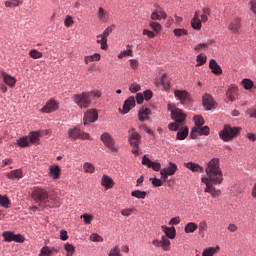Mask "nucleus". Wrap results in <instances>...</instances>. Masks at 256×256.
Masks as SVG:
<instances>
[{
	"label": "nucleus",
	"instance_id": "15",
	"mask_svg": "<svg viewBox=\"0 0 256 256\" xmlns=\"http://www.w3.org/2000/svg\"><path fill=\"white\" fill-rule=\"evenodd\" d=\"M135 107V97L130 96L128 97L127 100H125L123 108H122V113L123 115H127Z\"/></svg>",
	"mask_w": 256,
	"mask_h": 256
},
{
	"label": "nucleus",
	"instance_id": "61",
	"mask_svg": "<svg viewBox=\"0 0 256 256\" xmlns=\"http://www.w3.org/2000/svg\"><path fill=\"white\" fill-rule=\"evenodd\" d=\"M81 219L84 220V222L86 223V225H91V221H93V216L89 215V214H83L81 216Z\"/></svg>",
	"mask_w": 256,
	"mask_h": 256
},
{
	"label": "nucleus",
	"instance_id": "13",
	"mask_svg": "<svg viewBox=\"0 0 256 256\" xmlns=\"http://www.w3.org/2000/svg\"><path fill=\"white\" fill-rule=\"evenodd\" d=\"M142 165H145L149 169H153V171H161V163L151 161V159L147 158V155H144Z\"/></svg>",
	"mask_w": 256,
	"mask_h": 256
},
{
	"label": "nucleus",
	"instance_id": "56",
	"mask_svg": "<svg viewBox=\"0 0 256 256\" xmlns=\"http://www.w3.org/2000/svg\"><path fill=\"white\" fill-rule=\"evenodd\" d=\"M108 256H121V249L119 248V246H115L114 248H112Z\"/></svg>",
	"mask_w": 256,
	"mask_h": 256
},
{
	"label": "nucleus",
	"instance_id": "39",
	"mask_svg": "<svg viewBox=\"0 0 256 256\" xmlns=\"http://www.w3.org/2000/svg\"><path fill=\"white\" fill-rule=\"evenodd\" d=\"M128 135H129L128 141H133L135 139H141V136L139 135V133L137 132V130L135 128H131L128 131Z\"/></svg>",
	"mask_w": 256,
	"mask_h": 256
},
{
	"label": "nucleus",
	"instance_id": "3",
	"mask_svg": "<svg viewBox=\"0 0 256 256\" xmlns=\"http://www.w3.org/2000/svg\"><path fill=\"white\" fill-rule=\"evenodd\" d=\"M239 133H241V128L225 125L223 130L219 132V137L222 141L229 142L236 137H239Z\"/></svg>",
	"mask_w": 256,
	"mask_h": 256
},
{
	"label": "nucleus",
	"instance_id": "8",
	"mask_svg": "<svg viewBox=\"0 0 256 256\" xmlns=\"http://www.w3.org/2000/svg\"><path fill=\"white\" fill-rule=\"evenodd\" d=\"M2 237L7 243H11V241H15L16 243H23L25 238L21 234H15L11 231H6L2 233Z\"/></svg>",
	"mask_w": 256,
	"mask_h": 256
},
{
	"label": "nucleus",
	"instance_id": "12",
	"mask_svg": "<svg viewBox=\"0 0 256 256\" xmlns=\"http://www.w3.org/2000/svg\"><path fill=\"white\" fill-rule=\"evenodd\" d=\"M174 173H177V166L174 163H169V166L167 168H163L160 170V175L163 179V181H167L168 177L173 175Z\"/></svg>",
	"mask_w": 256,
	"mask_h": 256
},
{
	"label": "nucleus",
	"instance_id": "38",
	"mask_svg": "<svg viewBox=\"0 0 256 256\" xmlns=\"http://www.w3.org/2000/svg\"><path fill=\"white\" fill-rule=\"evenodd\" d=\"M9 205H11V200L6 195H0V207H4V209H9Z\"/></svg>",
	"mask_w": 256,
	"mask_h": 256
},
{
	"label": "nucleus",
	"instance_id": "22",
	"mask_svg": "<svg viewBox=\"0 0 256 256\" xmlns=\"http://www.w3.org/2000/svg\"><path fill=\"white\" fill-rule=\"evenodd\" d=\"M199 11H196L194 14V18L191 21L192 29H195L196 31H199L201 29V19H199Z\"/></svg>",
	"mask_w": 256,
	"mask_h": 256
},
{
	"label": "nucleus",
	"instance_id": "6",
	"mask_svg": "<svg viewBox=\"0 0 256 256\" xmlns=\"http://www.w3.org/2000/svg\"><path fill=\"white\" fill-rule=\"evenodd\" d=\"M100 140L104 143L105 147L110 149L113 153H117V151H119V148L115 145V139H113L109 133H103Z\"/></svg>",
	"mask_w": 256,
	"mask_h": 256
},
{
	"label": "nucleus",
	"instance_id": "5",
	"mask_svg": "<svg viewBox=\"0 0 256 256\" xmlns=\"http://www.w3.org/2000/svg\"><path fill=\"white\" fill-rule=\"evenodd\" d=\"M32 199H34L36 203H49V193H47L45 189L35 188L32 193Z\"/></svg>",
	"mask_w": 256,
	"mask_h": 256
},
{
	"label": "nucleus",
	"instance_id": "19",
	"mask_svg": "<svg viewBox=\"0 0 256 256\" xmlns=\"http://www.w3.org/2000/svg\"><path fill=\"white\" fill-rule=\"evenodd\" d=\"M237 95H238V89L236 86H230L226 91V97L228 101H231V103H233V101L237 99Z\"/></svg>",
	"mask_w": 256,
	"mask_h": 256
},
{
	"label": "nucleus",
	"instance_id": "59",
	"mask_svg": "<svg viewBox=\"0 0 256 256\" xmlns=\"http://www.w3.org/2000/svg\"><path fill=\"white\" fill-rule=\"evenodd\" d=\"M74 23H75V21L73 20L72 16H70V15L66 16L65 21H64L65 27H71Z\"/></svg>",
	"mask_w": 256,
	"mask_h": 256
},
{
	"label": "nucleus",
	"instance_id": "27",
	"mask_svg": "<svg viewBox=\"0 0 256 256\" xmlns=\"http://www.w3.org/2000/svg\"><path fill=\"white\" fill-rule=\"evenodd\" d=\"M49 173L53 179H59L61 177V168L57 165H52L49 167Z\"/></svg>",
	"mask_w": 256,
	"mask_h": 256
},
{
	"label": "nucleus",
	"instance_id": "36",
	"mask_svg": "<svg viewBox=\"0 0 256 256\" xmlns=\"http://www.w3.org/2000/svg\"><path fill=\"white\" fill-rule=\"evenodd\" d=\"M209 15H211V10L209 8H204L202 14L200 15V21L202 23H207L209 21Z\"/></svg>",
	"mask_w": 256,
	"mask_h": 256
},
{
	"label": "nucleus",
	"instance_id": "26",
	"mask_svg": "<svg viewBox=\"0 0 256 256\" xmlns=\"http://www.w3.org/2000/svg\"><path fill=\"white\" fill-rule=\"evenodd\" d=\"M161 229L165 233L166 237H168V239H175V227L161 226Z\"/></svg>",
	"mask_w": 256,
	"mask_h": 256
},
{
	"label": "nucleus",
	"instance_id": "33",
	"mask_svg": "<svg viewBox=\"0 0 256 256\" xmlns=\"http://www.w3.org/2000/svg\"><path fill=\"white\" fill-rule=\"evenodd\" d=\"M199 229V225L194 222H189L185 225L184 231L185 233H195Z\"/></svg>",
	"mask_w": 256,
	"mask_h": 256
},
{
	"label": "nucleus",
	"instance_id": "51",
	"mask_svg": "<svg viewBox=\"0 0 256 256\" xmlns=\"http://www.w3.org/2000/svg\"><path fill=\"white\" fill-rule=\"evenodd\" d=\"M29 56L32 58V59H41V57H43V53L33 49V50H30L29 51Z\"/></svg>",
	"mask_w": 256,
	"mask_h": 256
},
{
	"label": "nucleus",
	"instance_id": "17",
	"mask_svg": "<svg viewBox=\"0 0 256 256\" xmlns=\"http://www.w3.org/2000/svg\"><path fill=\"white\" fill-rule=\"evenodd\" d=\"M184 165L187 169L192 171V173H203V171H205V169L201 165L195 162H188L185 163Z\"/></svg>",
	"mask_w": 256,
	"mask_h": 256
},
{
	"label": "nucleus",
	"instance_id": "21",
	"mask_svg": "<svg viewBox=\"0 0 256 256\" xmlns=\"http://www.w3.org/2000/svg\"><path fill=\"white\" fill-rule=\"evenodd\" d=\"M101 185L102 187H105V189H113L115 186V181H113L111 177L103 175L101 179Z\"/></svg>",
	"mask_w": 256,
	"mask_h": 256
},
{
	"label": "nucleus",
	"instance_id": "44",
	"mask_svg": "<svg viewBox=\"0 0 256 256\" xmlns=\"http://www.w3.org/2000/svg\"><path fill=\"white\" fill-rule=\"evenodd\" d=\"M194 123H195L194 128L203 127V125H205V120L203 119V117L196 115L194 116Z\"/></svg>",
	"mask_w": 256,
	"mask_h": 256
},
{
	"label": "nucleus",
	"instance_id": "45",
	"mask_svg": "<svg viewBox=\"0 0 256 256\" xmlns=\"http://www.w3.org/2000/svg\"><path fill=\"white\" fill-rule=\"evenodd\" d=\"M196 61H197L196 67H201V65H205V63H207V56L203 54H199L197 56Z\"/></svg>",
	"mask_w": 256,
	"mask_h": 256
},
{
	"label": "nucleus",
	"instance_id": "50",
	"mask_svg": "<svg viewBox=\"0 0 256 256\" xmlns=\"http://www.w3.org/2000/svg\"><path fill=\"white\" fill-rule=\"evenodd\" d=\"M65 251H67V256H73V253H75V246L72 244L66 243L64 245Z\"/></svg>",
	"mask_w": 256,
	"mask_h": 256
},
{
	"label": "nucleus",
	"instance_id": "47",
	"mask_svg": "<svg viewBox=\"0 0 256 256\" xmlns=\"http://www.w3.org/2000/svg\"><path fill=\"white\" fill-rule=\"evenodd\" d=\"M85 173H95V166L89 162L83 164Z\"/></svg>",
	"mask_w": 256,
	"mask_h": 256
},
{
	"label": "nucleus",
	"instance_id": "42",
	"mask_svg": "<svg viewBox=\"0 0 256 256\" xmlns=\"http://www.w3.org/2000/svg\"><path fill=\"white\" fill-rule=\"evenodd\" d=\"M48 201L49 202H47V203H49L48 205L50 207H61V201H59V198L49 197Z\"/></svg>",
	"mask_w": 256,
	"mask_h": 256
},
{
	"label": "nucleus",
	"instance_id": "57",
	"mask_svg": "<svg viewBox=\"0 0 256 256\" xmlns=\"http://www.w3.org/2000/svg\"><path fill=\"white\" fill-rule=\"evenodd\" d=\"M40 256H51V248L49 246H44L40 251Z\"/></svg>",
	"mask_w": 256,
	"mask_h": 256
},
{
	"label": "nucleus",
	"instance_id": "9",
	"mask_svg": "<svg viewBox=\"0 0 256 256\" xmlns=\"http://www.w3.org/2000/svg\"><path fill=\"white\" fill-rule=\"evenodd\" d=\"M152 245H154V247H161L163 251L171 250V241L167 239V236H162L161 240H153Z\"/></svg>",
	"mask_w": 256,
	"mask_h": 256
},
{
	"label": "nucleus",
	"instance_id": "53",
	"mask_svg": "<svg viewBox=\"0 0 256 256\" xmlns=\"http://www.w3.org/2000/svg\"><path fill=\"white\" fill-rule=\"evenodd\" d=\"M154 11L160 15L161 19H167V13H165V10H163L159 5H156V9Z\"/></svg>",
	"mask_w": 256,
	"mask_h": 256
},
{
	"label": "nucleus",
	"instance_id": "46",
	"mask_svg": "<svg viewBox=\"0 0 256 256\" xmlns=\"http://www.w3.org/2000/svg\"><path fill=\"white\" fill-rule=\"evenodd\" d=\"M175 37H183L184 35H189V32L183 28H176L173 30Z\"/></svg>",
	"mask_w": 256,
	"mask_h": 256
},
{
	"label": "nucleus",
	"instance_id": "41",
	"mask_svg": "<svg viewBox=\"0 0 256 256\" xmlns=\"http://www.w3.org/2000/svg\"><path fill=\"white\" fill-rule=\"evenodd\" d=\"M17 143L19 147H29L31 142L29 140V137L23 136L17 140Z\"/></svg>",
	"mask_w": 256,
	"mask_h": 256
},
{
	"label": "nucleus",
	"instance_id": "54",
	"mask_svg": "<svg viewBox=\"0 0 256 256\" xmlns=\"http://www.w3.org/2000/svg\"><path fill=\"white\" fill-rule=\"evenodd\" d=\"M149 27H151L155 33L161 31V24H159V22H149Z\"/></svg>",
	"mask_w": 256,
	"mask_h": 256
},
{
	"label": "nucleus",
	"instance_id": "24",
	"mask_svg": "<svg viewBox=\"0 0 256 256\" xmlns=\"http://www.w3.org/2000/svg\"><path fill=\"white\" fill-rule=\"evenodd\" d=\"M149 115H151V110L149 108L142 107L139 110L138 119L142 122L147 121V119H149Z\"/></svg>",
	"mask_w": 256,
	"mask_h": 256
},
{
	"label": "nucleus",
	"instance_id": "48",
	"mask_svg": "<svg viewBox=\"0 0 256 256\" xmlns=\"http://www.w3.org/2000/svg\"><path fill=\"white\" fill-rule=\"evenodd\" d=\"M39 132H30L29 141L30 143H39Z\"/></svg>",
	"mask_w": 256,
	"mask_h": 256
},
{
	"label": "nucleus",
	"instance_id": "43",
	"mask_svg": "<svg viewBox=\"0 0 256 256\" xmlns=\"http://www.w3.org/2000/svg\"><path fill=\"white\" fill-rule=\"evenodd\" d=\"M19 5H23L22 0H8L5 2V7H19Z\"/></svg>",
	"mask_w": 256,
	"mask_h": 256
},
{
	"label": "nucleus",
	"instance_id": "49",
	"mask_svg": "<svg viewBox=\"0 0 256 256\" xmlns=\"http://www.w3.org/2000/svg\"><path fill=\"white\" fill-rule=\"evenodd\" d=\"M242 85H243L244 89H246V91H249L253 87L254 84L251 81V79L244 78L242 80Z\"/></svg>",
	"mask_w": 256,
	"mask_h": 256
},
{
	"label": "nucleus",
	"instance_id": "63",
	"mask_svg": "<svg viewBox=\"0 0 256 256\" xmlns=\"http://www.w3.org/2000/svg\"><path fill=\"white\" fill-rule=\"evenodd\" d=\"M87 95H89V99H91V97H101V92H99V90H92L90 92H86Z\"/></svg>",
	"mask_w": 256,
	"mask_h": 256
},
{
	"label": "nucleus",
	"instance_id": "55",
	"mask_svg": "<svg viewBox=\"0 0 256 256\" xmlns=\"http://www.w3.org/2000/svg\"><path fill=\"white\" fill-rule=\"evenodd\" d=\"M133 211H135V208H125L121 210V215H123V217H131Z\"/></svg>",
	"mask_w": 256,
	"mask_h": 256
},
{
	"label": "nucleus",
	"instance_id": "10",
	"mask_svg": "<svg viewBox=\"0 0 256 256\" xmlns=\"http://www.w3.org/2000/svg\"><path fill=\"white\" fill-rule=\"evenodd\" d=\"M59 109V103L55 99H50L46 102V104L42 107V113H53Z\"/></svg>",
	"mask_w": 256,
	"mask_h": 256
},
{
	"label": "nucleus",
	"instance_id": "34",
	"mask_svg": "<svg viewBox=\"0 0 256 256\" xmlns=\"http://www.w3.org/2000/svg\"><path fill=\"white\" fill-rule=\"evenodd\" d=\"M123 57H133V50L131 49V45H127L126 50H123L118 54V59H123Z\"/></svg>",
	"mask_w": 256,
	"mask_h": 256
},
{
	"label": "nucleus",
	"instance_id": "4",
	"mask_svg": "<svg viewBox=\"0 0 256 256\" xmlns=\"http://www.w3.org/2000/svg\"><path fill=\"white\" fill-rule=\"evenodd\" d=\"M72 101H74V103L78 105L80 109H87L91 105V99L89 98V94H87V92L74 94L72 96Z\"/></svg>",
	"mask_w": 256,
	"mask_h": 256
},
{
	"label": "nucleus",
	"instance_id": "29",
	"mask_svg": "<svg viewBox=\"0 0 256 256\" xmlns=\"http://www.w3.org/2000/svg\"><path fill=\"white\" fill-rule=\"evenodd\" d=\"M96 37V43H98V45H101L100 49H102L103 51H107V49H109V46L107 45V38H105V36H102L101 34L97 35Z\"/></svg>",
	"mask_w": 256,
	"mask_h": 256
},
{
	"label": "nucleus",
	"instance_id": "35",
	"mask_svg": "<svg viewBox=\"0 0 256 256\" xmlns=\"http://www.w3.org/2000/svg\"><path fill=\"white\" fill-rule=\"evenodd\" d=\"M217 251H219V246L208 247L203 250L202 256H213V255H215V253H217Z\"/></svg>",
	"mask_w": 256,
	"mask_h": 256
},
{
	"label": "nucleus",
	"instance_id": "60",
	"mask_svg": "<svg viewBox=\"0 0 256 256\" xmlns=\"http://www.w3.org/2000/svg\"><path fill=\"white\" fill-rule=\"evenodd\" d=\"M129 91L131 93H137V91H141V86L137 83H133L131 84V86L129 87Z\"/></svg>",
	"mask_w": 256,
	"mask_h": 256
},
{
	"label": "nucleus",
	"instance_id": "14",
	"mask_svg": "<svg viewBox=\"0 0 256 256\" xmlns=\"http://www.w3.org/2000/svg\"><path fill=\"white\" fill-rule=\"evenodd\" d=\"M197 135H209V126H200L198 128H192L190 134L191 139H197Z\"/></svg>",
	"mask_w": 256,
	"mask_h": 256
},
{
	"label": "nucleus",
	"instance_id": "37",
	"mask_svg": "<svg viewBox=\"0 0 256 256\" xmlns=\"http://www.w3.org/2000/svg\"><path fill=\"white\" fill-rule=\"evenodd\" d=\"M207 227L208 226L206 221H201L198 225V233L202 238L205 237V233H207Z\"/></svg>",
	"mask_w": 256,
	"mask_h": 256
},
{
	"label": "nucleus",
	"instance_id": "52",
	"mask_svg": "<svg viewBox=\"0 0 256 256\" xmlns=\"http://www.w3.org/2000/svg\"><path fill=\"white\" fill-rule=\"evenodd\" d=\"M90 241H93V243H103V237L97 233H93L90 236Z\"/></svg>",
	"mask_w": 256,
	"mask_h": 256
},
{
	"label": "nucleus",
	"instance_id": "40",
	"mask_svg": "<svg viewBox=\"0 0 256 256\" xmlns=\"http://www.w3.org/2000/svg\"><path fill=\"white\" fill-rule=\"evenodd\" d=\"M132 197H136V199H145L147 197L146 191L134 190L131 192Z\"/></svg>",
	"mask_w": 256,
	"mask_h": 256
},
{
	"label": "nucleus",
	"instance_id": "25",
	"mask_svg": "<svg viewBox=\"0 0 256 256\" xmlns=\"http://www.w3.org/2000/svg\"><path fill=\"white\" fill-rule=\"evenodd\" d=\"M131 147H132V153L133 155L139 156V145L141 143V138L134 139V140H128Z\"/></svg>",
	"mask_w": 256,
	"mask_h": 256
},
{
	"label": "nucleus",
	"instance_id": "62",
	"mask_svg": "<svg viewBox=\"0 0 256 256\" xmlns=\"http://www.w3.org/2000/svg\"><path fill=\"white\" fill-rule=\"evenodd\" d=\"M113 33V28L111 26H108L102 34H100L102 37L106 38L109 37Z\"/></svg>",
	"mask_w": 256,
	"mask_h": 256
},
{
	"label": "nucleus",
	"instance_id": "16",
	"mask_svg": "<svg viewBox=\"0 0 256 256\" xmlns=\"http://www.w3.org/2000/svg\"><path fill=\"white\" fill-rule=\"evenodd\" d=\"M202 104L207 111H211V109H213V106L215 105L213 96L209 94H205L202 98Z\"/></svg>",
	"mask_w": 256,
	"mask_h": 256
},
{
	"label": "nucleus",
	"instance_id": "1",
	"mask_svg": "<svg viewBox=\"0 0 256 256\" xmlns=\"http://www.w3.org/2000/svg\"><path fill=\"white\" fill-rule=\"evenodd\" d=\"M207 177H202V183H205V193H209L212 197H219L221 190H217L213 185H221L223 183V171H221L219 158H212L205 168Z\"/></svg>",
	"mask_w": 256,
	"mask_h": 256
},
{
	"label": "nucleus",
	"instance_id": "32",
	"mask_svg": "<svg viewBox=\"0 0 256 256\" xmlns=\"http://www.w3.org/2000/svg\"><path fill=\"white\" fill-rule=\"evenodd\" d=\"M180 127H182V129L177 132V139L179 141H183L187 139V135H189V128L183 127V126H180Z\"/></svg>",
	"mask_w": 256,
	"mask_h": 256
},
{
	"label": "nucleus",
	"instance_id": "18",
	"mask_svg": "<svg viewBox=\"0 0 256 256\" xmlns=\"http://www.w3.org/2000/svg\"><path fill=\"white\" fill-rule=\"evenodd\" d=\"M1 77L4 81V83L6 85H8V87H15L16 83H17V79H15V77H12L11 75L5 73V72H2L1 73Z\"/></svg>",
	"mask_w": 256,
	"mask_h": 256
},
{
	"label": "nucleus",
	"instance_id": "28",
	"mask_svg": "<svg viewBox=\"0 0 256 256\" xmlns=\"http://www.w3.org/2000/svg\"><path fill=\"white\" fill-rule=\"evenodd\" d=\"M6 176L8 179H23V171L21 169L12 170Z\"/></svg>",
	"mask_w": 256,
	"mask_h": 256
},
{
	"label": "nucleus",
	"instance_id": "23",
	"mask_svg": "<svg viewBox=\"0 0 256 256\" xmlns=\"http://www.w3.org/2000/svg\"><path fill=\"white\" fill-rule=\"evenodd\" d=\"M209 67H210L212 73H214V75H221V73H223L221 66H219V64H217V61H215V59L210 60Z\"/></svg>",
	"mask_w": 256,
	"mask_h": 256
},
{
	"label": "nucleus",
	"instance_id": "64",
	"mask_svg": "<svg viewBox=\"0 0 256 256\" xmlns=\"http://www.w3.org/2000/svg\"><path fill=\"white\" fill-rule=\"evenodd\" d=\"M150 180L152 181V185H154V187H161L163 185V181L159 178H153Z\"/></svg>",
	"mask_w": 256,
	"mask_h": 256
},
{
	"label": "nucleus",
	"instance_id": "30",
	"mask_svg": "<svg viewBox=\"0 0 256 256\" xmlns=\"http://www.w3.org/2000/svg\"><path fill=\"white\" fill-rule=\"evenodd\" d=\"M81 136V129L78 127L70 128L68 130V137L69 139H79Z\"/></svg>",
	"mask_w": 256,
	"mask_h": 256
},
{
	"label": "nucleus",
	"instance_id": "58",
	"mask_svg": "<svg viewBox=\"0 0 256 256\" xmlns=\"http://www.w3.org/2000/svg\"><path fill=\"white\" fill-rule=\"evenodd\" d=\"M161 85H163L164 89H169V79H167V74L162 75Z\"/></svg>",
	"mask_w": 256,
	"mask_h": 256
},
{
	"label": "nucleus",
	"instance_id": "7",
	"mask_svg": "<svg viewBox=\"0 0 256 256\" xmlns=\"http://www.w3.org/2000/svg\"><path fill=\"white\" fill-rule=\"evenodd\" d=\"M174 96L179 99L181 105H189L191 103V94L186 90H175Z\"/></svg>",
	"mask_w": 256,
	"mask_h": 256
},
{
	"label": "nucleus",
	"instance_id": "31",
	"mask_svg": "<svg viewBox=\"0 0 256 256\" xmlns=\"http://www.w3.org/2000/svg\"><path fill=\"white\" fill-rule=\"evenodd\" d=\"M98 19L102 23H107V19H109V13H107V11H105V9L100 7L98 9Z\"/></svg>",
	"mask_w": 256,
	"mask_h": 256
},
{
	"label": "nucleus",
	"instance_id": "11",
	"mask_svg": "<svg viewBox=\"0 0 256 256\" xmlns=\"http://www.w3.org/2000/svg\"><path fill=\"white\" fill-rule=\"evenodd\" d=\"M99 119V114L97 113V110L95 109H90L85 112L84 114V125H89V123H95Z\"/></svg>",
	"mask_w": 256,
	"mask_h": 256
},
{
	"label": "nucleus",
	"instance_id": "2",
	"mask_svg": "<svg viewBox=\"0 0 256 256\" xmlns=\"http://www.w3.org/2000/svg\"><path fill=\"white\" fill-rule=\"evenodd\" d=\"M168 111L171 112V119L175 121L168 125L170 131H179L181 127H185L187 115L183 113V110L176 108L172 104H168Z\"/></svg>",
	"mask_w": 256,
	"mask_h": 256
},
{
	"label": "nucleus",
	"instance_id": "20",
	"mask_svg": "<svg viewBox=\"0 0 256 256\" xmlns=\"http://www.w3.org/2000/svg\"><path fill=\"white\" fill-rule=\"evenodd\" d=\"M229 31L231 33L237 34L239 33V29H241V19L235 18L228 26Z\"/></svg>",
	"mask_w": 256,
	"mask_h": 256
}]
</instances>
